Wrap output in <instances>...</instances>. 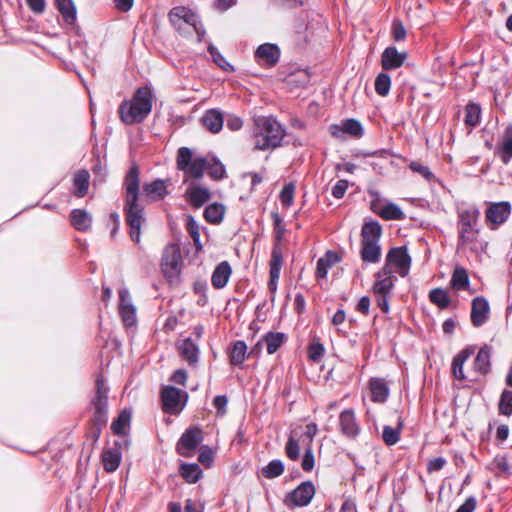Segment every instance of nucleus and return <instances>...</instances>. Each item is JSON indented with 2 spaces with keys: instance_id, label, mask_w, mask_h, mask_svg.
Returning <instances> with one entry per match:
<instances>
[{
  "instance_id": "1",
  "label": "nucleus",
  "mask_w": 512,
  "mask_h": 512,
  "mask_svg": "<svg viewBox=\"0 0 512 512\" xmlns=\"http://www.w3.org/2000/svg\"><path fill=\"white\" fill-rule=\"evenodd\" d=\"M138 168L132 166L126 175V204L125 211L127 223L130 227V237L133 242L139 243L141 236V225L144 221L143 208L137 203L139 191Z\"/></svg>"
},
{
  "instance_id": "2",
  "label": "nucleus",
  "mask_w": 512,
  "mask_h": 512,
  "mask_svg": "<svg viewBox=\"0 0 512 512\" xmlns=\"http://www.w3.org/2000/svg\"><path fill=\"white\" fill-rule=\"evenodd\" d=\"M285 136L282 125L272 117H260L255 120L253 144L255 150H272L281 145Z\"/></svg>"
},
{
  "instance_id": "3",
  "label": "nucleus",
  "mask_w": 512,
  "mask_h": 512,
  "mask_svg": "<svg viewBox=\"0 0 512 512\" xmlns=\"http://www.w3.org/2000/svg\"><path fill=\"white\" fill-rule=\"evenodd\" d=\"M152 92L147 87L137 89L132 99L123 101L119 106L120 119L124 124L142 122L151 112Z\"/></svg>"
},
{
  "instance_id": "4",
  "label": "nucleus",
  "mask_w": 512,
  "mask_h": 512,
  "mask_svg": "<svg viewBox=\"0 0 512 512\" xmlns=\"http://www.w3.org/2000/svg\"><path fill=\"white\" fill-rule=\"evenodd\" d=\"M382 233L378 222H369L362 227L361 257L365 262L376 263L380 259L379 239Z\"/></svg>"
},
{
  "instance_id": "5",
  "label": "nucleus",
  "mask_w": 512,
  "mask_h": 512,
  "mask_svg": "<svg viewBox=\"0 0 512 512\" xmlns=\"http://www.w3.org/2000/svg\"><path fill=\"white\" fill-rule=\"evenodd\" d=\"M171 24L183 34L190 35L196 33L198 40L201 41L205 31L202 29L197 15L190 9L178 6L174 7L169 13Z\"/></svg>"
},
{
  "instance_id": "6",
  "label": "nucleus",
  "mask_w": 512,
  "mask_h": 512,
  "mask_svg": "<svg viewBox=\"0 0 512 512\" xmlns=\"http://www.w3.org/2000/svg\"><path fill=\"white\" fill-rule=\"evenodd\" d=\"M209 159L204 157H194L193 151L188 147L178 149L176 156L177 169L183 171L185 176L194 179L203 177L208 167Z\"/></svg>"
},
{
  "instance_id": "7",
  "label": "nucleus",
  "mask_w": 512,
  "mask_h": 512,
  "mask_svg": "<svg viewBox=\"0 0 512 512\" xmlns=\"http://www.w3.org/2000/svg\"><path fill=\"white\" fill-rule=\"evenodd\" d=\"M181 267L182 257L179 246L176 244L166 246L162 255L161 269L170 283L178 278Z\"/></svg>"
},
{
  "instance_id": "8",
  "label": "nucleus",
  "mask_w": 512,
  "mask_h": 512,
  "mask_svg": "<svg viewBox=\"0 0 512 512\" xmlns=\"http://www.w3.org/2000/svg\"><path fill=\"white\" fill-rule=\"evenodd\" d=\"M410 267L411 257L406 247H395L387 253L384 268H388L389 272L405 277L409 274Z\"/></svg>"
},
{
  "instance_id": "9",
  "label": "nucleus",
  "mask_w": 512,
  "mask_h": 512,
  "mask_svg": "<svg viewBox=\"0 0 512 512\" xmlns=\"http://www.w3.org/2000/svg\"><path fill=\"white\" fill-rule=\"evenodd\" d=\"M315 495V487L312 482L301 483L291 493H289L284 502L290 507H303L308 505Z\"/></svg>"
},
{
  "instance_id": "10",
  "label": "nucleus",
  "mask_w": 512,
  "mask_h": 512,
  "mask_svg": "<svg viewBox=\"0 0 512 512\" xmlns=\"http://www.w3.org/2000/svg\"><path fill=\"white\" fill-rule=\"evenodd\" d=\"M203 440V434L198 427L187 429L177 443V451L180 455L190 457Z\"/></svg>"
},
{
  "instance_id": "11",
  "label": "nucleus",
  "mask_w": 512,
  "mask_h": 512,
  "mask_svg": "<svg viewBox=\"0 0 512 512\" xmlns=\"http://www.w3.org/2000/svg\"><path fill=\"white\" fill-rule=\"evenodd\" d=\"M119 313L126 327L135 325L137 321L136 308L132 303L129 291L126 288L119 290Z\"/></svg>"
},
{
  "instance_id": "12",
  "label": "nucleus",
  "mask_w": 512,
  "mask_h": 512,
  "mask_svg": "<svg viewBox=\"0 0 512 512\" xmlns=\"http://www.w3.org/2000/svg\"><path fill=\"white\" fill-rule=\"evenodd\" d=\"M511 213V206L508 202L492 203L486 211V219L492 229H496L504 223Z\"/></svg>"
},
{
  "instance_id": "13",
  "label": "nucleus",
  "mask_w": 512,
  "mask_h": 512,
  "mask_svg": "<svg viewBox=\"0 0 512 512\" xmlns=\"http://www.w3.org/2000/svg\"><path fill=\"white\" fill-rule=\"evenodd\" d=\"M183 392L175 387L168 386L162 390V402L165 412L176 414L181 411V397ZM184 395H186L184 393Z\"/></svg>"
},
{
  "instance_id": "14",
  "label": "nucleus",
  "mask_w": 512,
  "mask_h": 512,
  "mask_svg": "<svg viewBox=\"0 0 512 512\" xmlns=\"http://www.w3.org/2000/svg\"><path fill=\"white\" fill-rule=\"evenodd\" d=\"M495 155L498 156L504 164H508L512 159V125L505 128L499 136L495 148Z\"/></svg>"
},
{
  "instance_id": "15",
  "label": "nucleus",
  "mask_w": 512,
  "mask_h": 512,
  "mask_svg": "<svg viewBox=\"0 0 512 512\" xmlns=\"http://www.w3.org/2000/svg\"><path fill=\"white\" fill-rule=\"evenodd\" d=\"M255 57L260 65L272 67L279 61L280 50L274 44L265 43L257 48Z\"/></svg>"
},
{
  "instance_id": "16",
  "label": "nucleus",
  "mask_w": 512,
  "mask_h": 512,
  "mask_svg": "<svg viewBox=\"0 0 512 512\" xmlns=\"http://www.w3.org/2000/svg\"><path fill=\"white\" fill-rule=\"evenodd\" d=\"M472 348H466L460 351L452 361V374L456 379L459 380H477V377L473 375L472 371L468 374L464 373L463 367L465 362L470 358V356L473 354Z\"/></svg>"
},
{
  "instance_id": "17",
  "label": "nucleus",
  "mask_w": 512,
  "mask_h": 512,
  "mask_svg": "<svg viewBox=\"0 0 512 512\" xmlns=\"http://www.w3.org/2000/svg\"><path fill=\"white\" fill-rule=\"evenodd\" d=\"M407 58L406 52H399L395 47H387L382 53L381 64L385 70L401 67Z\"/></svg>"
},
{
  "instance_id": "18",
  "label": "nucleus",
  "mask_w": 512,
  "mask_h": 512,
  "mask_svg": "<svg viewBox=\"0 0 512 512\" xmlns=\"http://www.w3.org/2000/svg\"><path fill=\"white\" fill-rule=\"evenodd\" d=\"M489 304L482 297H476L472 301L471 322L475 327L482 326L488 319Z\"/></svg>"
},
{
  "instance_id": "19",
  "label": "nucleus",
  "mask_w": 512,
  "mask_h": 512,
  "mask_svg": "<svg viewBox=\"0 0 512 512\" xmlns=\"http://www.w3.org/2000/svg\"><path fill=\"white\" fill-rule=\"evenodd\" d=\"M283 263V256L281 249L275 246L272 250L270 260V280L268 282L269 290L274 293L277 289V282L280 277V271Z\"/></svg>"
},
{
  "instance_id": "20",
  "label": "nucleus",
  "mask_w": 512,
  "mask_h": 512,
  "mask_svg": "<svg viewBox=\"0 0 512 512\" xmlns=\"http://www.w3.org/2000/svg\"><path fill=\"white\" fill-rule=\"evenodd\" d=\"M394 277L388 268H382L376 274V280L373 285V291L377 295H388L394 287Z\"/></svg>"
},
{
  "instance_id": "21",
  "label": "nucleus",
  "mask_w": 512,
  "mask_h": 512,
  "mask_svg": "<svg viewBox=\"0 0 512 512\" xmlns=\"http://www.w3.org/2000/svg\"><path fill=\"white\" fill-rule=\"evenodd\" d=\"M341 432L347 437H355L359 433V426L356 422L354 411L344 410L339 416Z\"/></svg>"
},
{
  "instance_id": "22",
  "label": "nucleus",
  "mask_w": 512,
  "mask_h": 512,
  "mask_svg": "<svg viewBox=\"0 0 512 512\" xmlns=\"http://www.w3.org/2000/svg\"><path fill=\"white\" fill-rule=\"evenodd\" d=\"M330 131L334 137H342L343 134L360 137L363 133L361 124L354 119L345 120L341 126L332 125Z\"/></svg>"
},
{
  "instance_id": "23",
  "label": "nucleus",
  "mask_w": 512,
  "mask_h": 512,
  "mask_svg": "<svg viewBox=\"0 0 512 512\" xmlns=\"http://www.w3.org/2000/svg\"><path fill=\"white\" fill-rule=\"evenodd\" d=\"M203 126L212 133H218L224 123L223 114L218 109L207 110L202 116Z\"/></svg>"
},
{
  "instance_id": "24",
  "label": "nucleus",
  "mask_w": 512,
  "mask_h": 512,
  "mask_svg": "<svg viewBox=\"0 0 512 512\" xmlns=\"http://www.w3.org/2000/svg\"><path fill=\"white\" fill-rule=\"evenodd\" d=\"M231 273L232 269L227 261L219 263L211 276V283L213 287L216 289L224 288L231 276Z\"/></svg>"
},
{
  "instance_id": "25",
  "label": "nucleus",
  "mask_w": 512,
  "mask_h": 512,
  "mask_svg": "<svg viewBox=\"0 0 512 512\" xmlns=\"http://www.w3.org/2000/svg\"><path fill=\"white\" fill-rule=\"evenodd\" d=\"M491 348L488 346L482 347L475 360L472 373L477 377V374L485 375L490 371Z\"/></svg>"
},
{
  "instance_id": "26",
  "label": "nucleus",
  "mask_w": 512,
  "mask_h": 512,
  "mask_svg": "<svg viewBox=\"0 0 512 512\" xmlns=\"http://www.w3.org/2000/svg\"><path fill=\"white\" fill-rule=\"evenodd\" d=\"M371 207L374 212L386 220H401L404 218L403 211L393 203L381 205L378 202H372Z\"/></svg>"
},
{
  "instance_id": "27",
  "label": "nucleus",
  "mask_w": 512,
  "mask_h": 512,
  "mask_svg": "<svg viewBox=\"0 0 512 512\" xmlns=\"http://www.w3.org/2000/svg\"><path fill=\"white\" fill-rule=\"evenodd\" d=\"M186 195L190 204L195 208L201 207L211 197L210 191L200 185H191L188 188Z\"/></svg>"
},
{
  "instance_id": "28",
  "label": "nucleus",
  "mask_w": 512,
  "mask_h": 512,
  "mask_svg": "<svg viewBox=\"0 0 512 512\" xmlns=\"http://www.w3.org/2000/svg\"><path fill=\"white\" fill-rule=\"evenodd\" d=\"M143 192L149 198V200L159 201L163 199L168 193L166 182L164 180L157 179L151 183H146L143 186Z\"/></svg>"
},
{
  "instance_id": "29",
  "label": "nucleus",
  "mask_w": 512,
  "mask_h": 512,
  "mask_svg": "<svg viewBox=\"0 0 512 512\" xmlns=\"http://www.w3.org/2000/svg\"><path fill=\"white\" fill-rule=\"evenodd\" d=\"M108 403V388L102 377H98L96 381V395L93 399V406L97 413L102 414L106 412Z\"/></svg>"
},
{
  "instance_id": "30",
  "label": "nucleus",
  "mask_w": 512,
  "mask_h": 512,
  "mask_svg": "<svg viewBox=\"0 0 512 512\" xmlns=\"http://www.w3.org/2000/svg\"><path fill=\"white\" fill-rule=\"evenodd\" d=\"M478 230L475 226H459V247L476 249Z\"/></svg>"
},
{
  "instance_id": "31",
  "label": "nucleus",
  "mask_w": 512,
  "mask_h": 512,
  "mask_svg": "<svg viewBox=\"0 0 512 512\" xmlns=\"http://www.w3.org/2000/svg\"><path fill=\"white\" fill-rule=\"evenodd\" d=\"M340 261L337 253L327 251L325 255L318 259L316 267L317 278H326L328 270Z\"/></svg>"
},
{
  "instance_id": "32",
  "label": "nucleus",
  "mask_w": 512,
  "mask_h": 512,
  "mask_svg": "<svg viewBox=\"0 0 512 512\" xmlns=\"http://www.w3.org/2000/svg\"><path fill=\"white\" fill-rule=\"evenodd\" d=\"M71 224L79 231H87L92 225V216L86 210L74 209L71 212Z\"/></svg>"
},
{
  "instance_id": "33",
  "label": "nucleus",
  "mask_w": 512,
  "mask_h": 512,
  "mask_svg": "<svg viewBox=\"0 0 512 512\" xmlns=\"http://www.w3.org/2000/svg\"><path fill=\"white\" fill-rule=\"evenodd\" d=\"M371 398L374 402H384L388 395L389 389L383 379L374 378L369 383Z\"/></svg>"
},
{
  "instance_id": "34",
  "label": "nucleus",
  "mask_w": 512,
  "mask_h": 512,
  "mask_svg": "<svg viewBox=\"0 0 512 512\" xmlns=\"http://www.w3.org/2000/svg\"><path fill=\"white\" fill-rule=\"evenodd\" d=\"M179 352L181 357L189 364L197 362L199 349L190 338H186L180 343Z\"/></svg>"
},
{
  "instance_id": "35",
  "label": "nucleus",
  "mask_w": 512,
  "mask_h": 512,
  "mask_svg": "<svg viewBox=\"0 0 512 512\" xmlns=\"http://www.w3.org/2000/svg\"><path fill=\"white\" fill-rule=\"evenodd\" d=\"M300 441L302 442V435L299 434V430L294 429L293 431H291V434L285 447L286 455L291 460L295 461L300 456Z\"/></svg>"
},
{
  "instance_id": "36",
  "label": "nucleus",
  "mask_w": 512,
  "mask_h": 512,
  "mask_svg": "<svg viewBox=\"0 0 512 512\" xmlns=\"http://www.w3.org/2000/svg\"><path fill=\"white\" fill-rule=\"evenodd\" d=\"M102 462L107 472L115 471L121 462V453L117 448L105 450L102 454Z\"/></svg>"
},
{
  "instance_id": "37",
  "label": "nucleus",
  "mask_w": 512,
  "mask_h": 512,
  "mask_svg": "<svg viewBox=\"0 0 512 512\" xmlns=\"http://www.w3.org/2000/svg\"><path fill=\"white\" fill-rule=\"evenodd\" d=\"M56 6L68 24H73L76 20V7L72 0H55Z\"/></svg>"
},
{
  "instance_id": "38",
  "label": "nucleus",
  "mask_w": 512,
  "mask_h": 512,
  "mask_svg": "<svg viewBox=\"0 0 512 512\" xmlns=\"http://www.w3.org/2000/svg\"><path fill=\"white\" fill-rule=\"evenodd\" d=\"M225 207L219 203H213L204 210V218L207 222L218 224L223 220Z\"/></svg>"
},
{
  "instance_id": "39",
  "label": "nucleus",
  "mask_w": 512,
  "mask_h": 512,
  "mask_svg": "<svg viewBox=\"0 0 512 512\" xmlns=\"http://www.w3.org/2000/svg\"><path fill=\"white\" fill-rule=\"evenodd\" d=\"M131 421V413L128 410H123L111 424V429L115 434L125 435L129 429Z\"/></svg>"
},
{
  "instance_id": "40",
  "label": "nucleus",
  "mask_w": 512,
  "mask_h": 512,
  "mask_svg": "<svg viewBox=\"0 0 512 512\" xmlns=\"http://www.w3.org/2000/svg\"><path fill=\"white\" fill-rule=\"evenodd\" d=\"M89 187V173L86 170H80L74 175V189L78 197H83Z\"/></svg>"
},
{
  "instance_id": "41",
  "label": "nucleus",
  "mask_w": 512,
  "mask_h": 512,
  "mask_svg": "<svg viewBox=\"0 0 512 512\" xmlns=\"http://www.w3.org/2000/svg\"><path fill=\"white\" fill-rule=\"evenodd\" d=\"M284 340L285 335L280 332H269L263 338V342H265L266 349L269 354L275 353L284 343Z\"/></svg>"
},
{
  "instance_id": "42",
  "label": "nucleus",
  "mask_w": 512,
  "mask_h": 512,
  "mask_svg": "<svg viewBox=\"0 0 512 512\" xmlns=\"http://www.w3.org/2000/svg\"><path fill=\"white\" fill-rule=\"evenodd\" d=\"M402 427H403V420L401 419V417L398 418L396 428H392L390 426H385L383 428V433H382V438H383L384 442L389 446L396 444L400 439V431H401Z\"/></svg>"
},
{
  "instance_id": "43",
  "label": "nucleus",
  "mask_w": 512,
  "mask_h": 512,
  "mask_svg": "<svg viewBox=\"0 0 512 512\" xmlns=\"http://www.w3.org/2000/svg\"><path fill=\"white\" fill-rule=\"evenodd\" d=\"M469 285L467 271L462 267H456L451 278V286L455 290L466 289Z\"/></svg>"
},
{
  "instance_id": "44",
  "label": "nucleus",
  "mask_w": 512,
  "mask_h": 512,
  "mask_svg": "<svg viewBox=\"0 0 512 512\" xmlns=\"http://www.w3.org/2000/svg\"><path fill=\"white\" fill-rule=\"evenodd\" d=\"M247 353V345L243 341H237L232 346L230 351V363L232 365H241Z\"/></svg>"
},
{
  "instance_id": "45",
  "label": "nucleus",
  "mask_w": 512,
  "mask_h": 512,
  "mask_svg": "<svg viewBox=\"0 0 512 512\" xmlns=\"http://www.w3.org/2000/svg\"><path fill=\"white\" fill-rule=\"evenodd\" d=\"M181 475L189 483H196L202 476V470L197 464H183Z\"/></svg>"
},
{
  "instance_id": "46",
  "label": "nucleus",
  "mask_w": 512,
  "mask_h": 512,
  "mask_svg": "<svg viewBox=\"0 0 512 512\" xmlns=\"http://www.w3.org/2000/svg\"><path fill=\"white\" fill-rule=\"evenodd\" d=\"M186 228H187L189 235L193 239L196 250L200 251L202 249V244L200 242L199 224L193 217L189 216L187 219Z\"/></svg>"
},
{
  "instance_id": "47",
  "label": "nucleus",
  "mask_w": 512,
  "mask_h": 512,
  "mask_svg": "<svg viewBox=\"0 0 512 512\" xmlns=\"http://www.w3.org/2000/svg\"><path fill=\"white\" fill-rule=\"evenodd\" d=\"M429 298L432 303L440 307L441 309L447 308L450 303L448 294L440 288H436L430 291Z\"/></svg>"
},
{
  "instance_id": "48",
  "label": "nucleus",
  "mask_w": 512,
  "mask_h": 512,
  "mask_svg": "<svg viewBox=\"0 0 512 512\" xmlns=\"http://www.w3.org/2000/svg\"><path fill=\"white\" fill-rule=\"evenodd\" d=\"M391 87V78L386 73H380L375 80V91L380 96H386Z\"/></svg>"
},
{
  "instance_id": "49",
  "label": "nucleus",
  "mask_w": 512,
  "mask_h": 512,
  "mask_svg": "<svg viewBox=\"0 0 512 512\" xmlns=\"http://www.w3.org/2000/svg\"><path fill=\"white\" fill-rule=\"evenodd\" d=\"M465 112V123L472 127L476 126L480 121L481 114V109L479 105L470 103L466 106Z\"/></svg>"
},
{
  "instance_id": "50",
  "label": "nucleus",
  "mask_w": 512,
  "mask_h": 512,
  "mask_svg": "<svg viewBox=\"0 0 512 512\" xmlns=\"http://www.w3.org/2000/svg\"><path fill=\"white\" fill-rule=\"evenodd\" d=\"M283 471L284 465L280 460H273L262 469L263 475L269 479L280 476Z\"/></svg>"
},
{
  "instance_id": "51",
  "label": "nucleus",
  "mask_w": 512,
  "mask_h": 512,
  "mask_svg": "<svg viewBox=\"0 0 512 512\" xmlns=\"http://www.w3.org/2000/svg\"><path fill=\"white\" fill-rule=\"evenodd\" d=\"M499 411L503 415L510 416L512 414V391L504 390L499 401Z\"/></svg>"
},
{
  "instance_id": "52",
  "label": "nucleus",
  "mask_w": 512,
  "mask_h": 512,
  "mask_svg": "<svg viewBox=\"0 0 512 512\" xmlns=\"http://www.w3.org/2000/svg\"><path fill=\"white\" fill-rule=\"evenodd\" d=\"M479 211L476 209H469L462 211L460 214L459 226H476Z\"/></svg>"
},
{
  "instance_id": "53",
  "label": "nucleus",
  "mask_w": 512,
  "mask_h": 512,
  "mask_svg": "<svg viewBox=\"0 0 512 512\" xmlns=\"http://www.w3.org/2000/svg\"><path fill=\"white\" fill-rule=\"evenodd\" d=\"M208 174L213 179H222L225 175V168L218 160H209L208 167L206 168Z\"/></svg>"
},
{
  "instance_id": "54",
  "label": "nucleus",
  "mask_w": 512,
  "mask_h": 512,
  "mask_svg": "<svg viewBox=\"0 0 512 512\" xmlns=\"http://www.w3.org/2000/svg\"><path fill=\"white\" fill-rule=\"evenodd\" d=\"M295 186L293 183L285 185L280 193L281 204L285 207H290L294 199Z\"/></svg>"
},
{
  "instance_id": "55",
  "label": "nucleus",
  "mask_w": 512,
  "mask_h": 512,
  "mask_svg": "<svg viewBox=\"0 0 512 512\" xmlns=\"http://www.w3.org/2000/svg\"><path fill=\"white\" fill-rule=\"evenodd\" d=\"M490 468L498 475H507L509 473L507 460L502 456L495 457L490 464Z\"/></svg>"
},
{
  "instance_id": "56",
  "label": "nucleus",
  "mask_w": 512,
  "mask_h": 512,
  "mask_svg": "<svg viewBox=\"0 0 512 512\" xmlns=\"http://www.w3.org/2000/svg\"><path fill=\"white\" fill-rule=\"evenodd\" d=\"M297 429L299 430V434L302 435V443L304 444L306 442V446L311 447L313 439L318 431L317 425L315 423H310V424L306 425L303 432H300V430H302V428H297Z\"/></svg>"
},
{
  "instance_id": "57",
  "label": "nucleus",
  "mask_w": 512,
  "mask_h": 512,
  "mask_svg": "<svg viewBox=\"0 0 512 512\" xmlns=\"http://www.w3.org/2000/svg\"><path fill=\"white\" fill-rule=\"evenodd\" d=\"M208 51L210 55L213 58V61L223 70L225 71H231L233 68L230 65L229 62L226 61V59L218 52V50L213 46L210 45L208 47Z\"/></svg>"
},
{
  "instance_id": "58",
  "label": "nucleus",
  "mask_w": 512,
  "mask_h": 512,
  "mask_svg": "<svg viewBox=\"0 0 512 512\" xmlns=\"http://www.w3.org/2000/svg\"><path fill=\"white\" fill-rule=\"evenodd\" d=\"M392 36L395 41H403L406 37V29L398 20L392 24Z\"/></svg>"
},
{
  "instance_id": "59",
  "label": "nucleus",
  "mask_w": 512,
  "mask_h": 512,
  "mask_svg": "<svg viewBox=\"0 0 512 512\" xmlns=\"http://www.w3.org/2000/svg\"><path fill=\"white\" fill-rule=\"evenodd\" d=\"M410 169L427 180H430L432 178V173L429 170V168L420 162H412L410 164Z\"/></svg>"
},
{
  "instance_id": "60",
  "label": "nucleus",
  "mask_w": 512,
  "mask_h": 512,
  "mask_svg": "<svg viewBox=\"0 0 512 512\" xmlns=\"http://www.w3.org/2000/svg\"><path fill=\"white\" fill-rule=\"evenodd\" d=\"M309 358L313 361H319L324 354V347L322 344L316 342L309 346Z\"/></svg>"
},
{
  "instance_id": "61",
  "label": "nucleus",
  "mask_w": 512,
  "mask_h": 512,
  "mask_svg": "<svg viewBox=\"0 0 512 512\" xmlns=\"http://www.w3.org/2000/svg\"><path fill=\"white\" fill-rule=\"evenodd\" d=\"M301 466H302L303 470H305V471H310L314 467V456H313L312 448L309 446H307V448L305 450Z\"/></svg>"
},
{
  "instance_id": "62",
  "label": "nucleus",
  "mask_w": 512,
  "mask_h": 512,
  "mask_svg": "<svg viewBox=\"0 0 512 512\" xmlns=\"http://www.w3.org/2000/svg\"><path fill=\"white\" fill-rule=\"evenodd\" d=\"M348 185L349 184H348L347 180H339V181H337V183L332 188V195L335 198H337V199L342 198L345 195V193H346Z\"/></svg>"
},
{
  "instance_id": "63",
  "label": "nucleus",
  "mask_w": 512,
  "mask_h": 512,
  "mask_svg": "<svg viewBox=\"0 0 512 512\" xmlns=\"http://www.w3.org/2000/svg\"><path fill=\"white\" fill-rule=\"evenodd\" d=\"M198 460L203 465H205L207 467L210 466L212 461H213V453H212V451L209 448H207V447H203L201 449V451H200Z\"/></svg>"
},
{
  "instance_id": "64",
  "label": "nucleus",
  "mask_w": 512,
  "mask_h": 512,
  "mask_svg": "<svg viewBox=\"0 0 512 512\" xmlns=\"http://www.w3.org/2000/svg\"><path fill=\"white\" fill-rule=\"evenodd\" d=\"M477 501L474 497H469L466 501L456 510V512H473L476 508Z\"/></svg>"
}]
</instances>
